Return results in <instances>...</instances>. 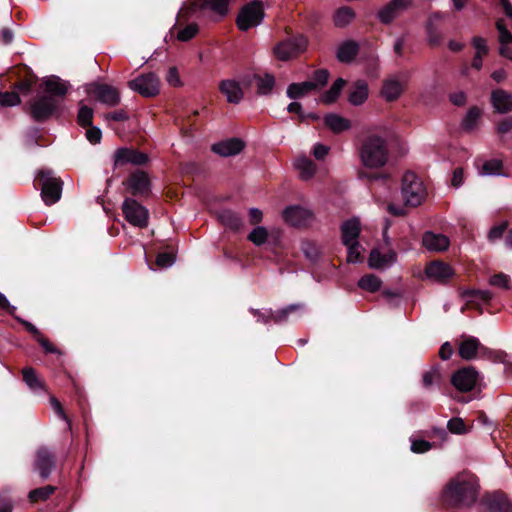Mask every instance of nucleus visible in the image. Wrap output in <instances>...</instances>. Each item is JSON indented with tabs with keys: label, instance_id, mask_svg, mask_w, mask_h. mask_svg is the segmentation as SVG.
<instances>
[{
	"label": "nucleus",
	"instance_id": "obj_2",
	"mask_svg": "<svg viewBox=\"0 0 512 512\" xmlns=\"http://www.w3.org/2000/svg\"><path fill=\"white\" fill-rule=\"evenodd\" d=\"M24 111L36 123H45L61 114V101L51 95H37L27 101Z\"/></svg>",
	"mask_w": 512,
	"mask_h": 512
},
{
	"label": "nucleus",
	"instance_id": "obj_46",
	"mask_svg": "<svg viewBox=\"0 0 512 512\" xmlns=\"http://www.w3.org/2000/svg\"><path fill=\"white\" fill-rule=\"evenodd\" d=\"M247 239L256 246H262L268 240V231L263 226H257L248 234Z\"/></svg>",
	"mask_w": 512,
	"mask_h": 512
},
{
	"label": "nucleus",
	"instance_id": "obj_37",
	"mask_svg": "<svg viewBox=\"0 0 512 512\" xmlns=\"http://www.w3.org/2000/svg\"><path fill=\"white\" fill-rule=\"evenodd\" d=\"M23 381L33 391L44 390V382L37 376L33 367H25L22 369Z\"/></svg>",
	"mask_w": 512,
	"mask_h": 512
},
{
	"label": "nucleus",
	"instance_id": "obj_13",
	"mask_svg": "<svg viewBox=\"0 0 512 512\" xmlns=\"http://www.w3.org/2000/svg\"><path fill=\"white\" fill-rule=\"evenodd\" d=\"M480 512H512V503L500 491L486 493L479 503Z\"/></svg>",
	"mask_w": 512,
	"mask_h": 512
},
{
	"label": "nucleus",
	"instance_id": "obj_30",
	"mask_svg": "<svg viewBox=\"0 0 512 512\" xmlns=\"http://www.w3.org/2000/svg\"><path fill=\"white\" fill-rule=\"evenodd\" d=\"M491 102L499 113H508L512 110V95L505 90L496 89L491 94Z\"/></svg>",
	"mask_w": 512,
	"mask_h": 512
},
{
	"label": "nucleus",
	"instance_id": "obj_40",
	"mask_svg": "<svg viewBox=\"0 0 512 512\" xmlns=\"http://www.w3.org/2000/svg\"><path fill=\"white\" fill-rule=\"evenodd\" d=\"M303 308L302 304H290L287 307L278 311H271L272 321L276 324H282L288 321L290 314L299 311Z\"/></svg>",
	"mask_w": 512,
	"mask_h": 512
},
{
	"label": "nucleus",
	"instance_id": "obj_7",
	"mask_svg": "<svg viewBox=\"0 0 512 512\" xmlns=\"http://www.w3.org/2000/svg\"><path fill=\"white\" fill-rule=\"evenodd\" d=\"M307 47V37L303 34H298L276 44L273 53L278 60L288 61L303 53Z\"/></svg>",
	"mask_w": 512,
	"mask_h": 512
},
{
	"label": "nucleus",
	"instance_id": "obj_62",
	"mask_svg": "<svg viewBox=\"0 0 512 512\" xmlns=\"http://www.w3.org/2000/svg\"><path fill=\"white\" fill-rule=\"evenodd\" d=\"M432 448V444L426 440L423 439H415L412 441L411 444V451L413 453H425L429 451Z\"/></svg>",
	"mask_w": 512,
	"mask_h": 512
},
{
	"label": "nucleus",
	"instance_id": "obj_20",
	"mask_svg": "<svg viewBox=\"0 0 512 512\" xmlns=\"http://www.w3.org/2000/svg\"><path fill=\"white\" fill-rule=\"evenodd\" d=\"M408 76L402 74L400 78L393 76L383 83L381 94L389 102L396 101L405 90Z\"/></svg>",
	"mask_w": 512,
	"mask_h": 512
},
{
	"label": "nucleus",
	"instance_id": "obj_57",
	"mask_svg": "<svg viewBox=\"0 0 512 512\" xmlns=\"http://www.w3.org/2000/svg\"><path fill=\"white\" fill-rule=\"evenodd\" d=\"M175 261V254L172 252H161L156 257V265L159 268H167Z\"/></svg>",
	"mask_w": 512,
	"mask_h": 512
},
{
	"label": "nucleus",
	"instance_id": "obj_52",
	"mask_svg": "<svg viewBox=\"0 0 512 512\" xmlns=\"http://www.w3.org/2000/svg\"><path fill=\"white\" fill-rule=\"evenodd\" d=\"M503 164L501 160L491 159L484 162L482 173L485 175H498L501 173Z\"/></svg>",
	"mask_w": 512,
	"mask_h": 512
},
{
	"label": "nucleus",
	"instance_id": "obj_1",
	"mask_svg": "<svg viewBox=\"0 0 512 512\" xmlns=\"http://www.w3.org/2000/svg\"><path fill=\"white\" fill-rule=\"evenodd\" d=\"M479 483L475 475L463 472L445 485L440 503L447 510L469 508L478 500Z\"/></svg>",
	"mask_w": 512,
	"mask_h": 512
},
{
	"label": "nucleus",
	"instance_id": "obj_47",
	"mask_svg": "<svg viewBox=\"0 0 512 512\" xmlns=\"http://www.w3.org/2000/svg\"><path fill=\"white\" fill-rule=\"evenodd\" d=\"M389 265L387 256H384L378 249H372L369 255V266L374 269H382Z\"/></svg>",
	"mask_w": 512,
	"mask_h": 512
},
{
	"label": "nucleus",
	"instance_id": "obj_9",
	"mask_svg": "<svg viewBox=\"0 0 512 512\" xmlns=\"http://www.w3.org/2000/svg\"><path fill=\"white\" fill-rule=\"evenodd\" d=\"M86 92L94 100L110 107L120 103L119 90L106 83H90L86 88Z\"/></svg>",
	"mask_w": 512,
	"mask_h": 512
},
{
	"label": "nucleus",
	"instance_id": "obj_45",
	"mask_svg": "<svg viewBox=\"0 0 512 512\" xmlns=\"http://www.w3.org/2000/svg\"><path fill=\"white\" fill-rule=\"evenodd\" d=\"M297 168L300 170L303 179L311 178L316 172V166L312 160L306 157L299 158Z\"/></svg>",
	"mask_w": 512,
	"mask_h": 512
},
{
	"label": "nucleus",
	"instance_id": "obj_61",
	"mask_svg": "<svg viewBox=\"0 0 512 512\" xmlns=\"http://www.w3.org/2000/svg\"><path fill=\"white\" fill-rule=\"evenodd\" d=\"M14 313H16V311ZM11 316L17 320L35 339H38L42 335L39 329L31 322L16 316V314Z\"/></svg>",
	"mask_w": 512,
	"mask_h": 512
},
{
	"label": "nucleus",
	"instance_id": "obj_16",
	"mask_svg": "<svg viewBox=\"0 0 512 512\" xmlns=\"http://www.w3.org/2000/svg\"><path fill=\"white\" fill-rule=\"evenodd\" d=\"M442 19L443 15L440 12H434L425 23L427 43L430 47H439L443 43Z\"/></svg>",
	"mask_w": 512,
	"mask_h": 512
},
{
	"label": "nucleus",
	"instance_id": "obj_18",
	"mask_svg": "<svg viewBox=\"0 0 512 512\" xmlns=\"http://www.w3.org/2000/svg\"><path fill=\"white\" fill-rule=\"evenodd\" d=\"M461 297L466 300V305L462 307L464 312L466 308H473L483 313L481 303L489 304L493 298V293L489 290L467 289L461 293Z\"/></svg>",
	"mask_w": 512,
	"mask_h": 512
},
{
	"label": "nucleus",
	"instance_id": "obj_59",
	"mask_svg": "<svg viewBox=\"0 0 512 512\" xmlns=\"http://www.w3.org/2000/svg\"><path fill=\"white\" fill-rule=\"evenodd\" d=\"M472 45L476 49V55L486 56L489 53V48L486 39L481 36H474L472 38Z\"/></svg>",
	"mask_w": 512,
	"mask_h": 512
},
{
	"label": "nucleus",
	"instance_id": "obj_50",
	"mask_svg": "<svg viewBox=\"0 0 512 512\" xmlns=\"http://www.w3.org/2000/svg\"><path fill=\"white\" fill-rule=\"evenodd\" d=\"M199 32L197 23H190L184 28L180 29L177 34V39L182 42H188L193 39Z\"/></svg>",
	"mask_w": 512,
	"mask_h": 512
},
{
	"label": "nucleus",
	"instance_id": "obj_29",
	"mask_svg": "<svg viewBox=\"0 0 512 512\" xmlns=\"http://www.w3.org/2000/svg\"><path fill=\"white\" fill-rule=\"evenodd\" d=\"M45 94L60 100L67 94L68 86L58 76H51L43 82Z\"/></svg>",
	"mask_w": 512,
	"mask_h": 512
},
{
	"label": "nucleus",
	"instance_id": "obj_4",
	"mask_svg": "<svg viewBox=\"0 0 512 512\" xmlns=\"http://www.w3.org/2000/svg\"><path fill=\"white\" fill-rule=\"evenodd\" d=\"M34 186L41 191L46 205L58 202L62 195L63 181L51 169H41L34 179Z\"/></svg>",
	"mask_w": 512,
	"mask_h": 512
},
{
	"label": "nucleus",
	"instance_id": "obj_42",
	"mask_svg": "<svg viewBox=\"0 0 512 512\" xmlns=\"http://www.w3.org/2000/svg\"><path fill=\"white\" fill-rule=\"evenodd\" d=\"M482 115V111L477 106H472L469 108V110L466 113V116L464 117L462 121V128L465 131H471L475 128L478 120L480 119Z\"/></svg>",
	"mask_w": 512,
	"mask_h": 512
},
{
	"label": "nucleus",
	"instance_id": "obj_63",
	"mask_svg": "<svg viewBox=\"0 0 512 512\" xmlns=\"http://www.w3.org/2000/svg\"><path fill=\"white\" fill-rule=\"evenodd\" d=\"M105 118L107 120H112V121H115V122H124V121H127L129 119V115L124 110H117V111H114V112L106 113L105 114Z\"/></svg>",
	"mask_w": 512,
	"mask_h": 512
},
{
	"label": "nucleus",
	"instance_id": "obj_64",
	"mask_svg": "<svg viewBox=\"0 0 512 512\" xmlns=\"http://www.w3.org/2000/svg\"><path fill=\"white\" fill-rule=\"evenodd\" d=\"M512 130V117H506L497 125V132L499 134H506Z\"/></svg>",
	"mask_w": 512,
	"mask_h": 512
},
{
	"label": "nucleus",
	"instance_id": "obj_32",
	"mask_svg": "<svg viewBox=\"0 0 512 512\" xmlns=\"http://www.w3.org/2000/svg\"><path fill=\"white\" fill-rule=\"evenodd\" d=\"M368 84L364 80H357L349 91L348 101L354 105H362L368 98Z\"/></svg>",
	"mask_w": 512,
	"mask_h": 512
},
{
	"label": "nucleus",
	"instance_id": "obj_11",
	"mask_svg": "<svg viewBox=\"0 0 512 512\" xmlns=\"http://www.w3.org/2000/svg\"><path fill=\"white\" fill-rule=\"evenodd\" d=\"M478 380V371L472 366H467L460 368L453 373L451 377V384L457 391L467 393L476 387Z\"/></svg>",
	"mask_w": 512,
	"mask_h": 512
},
{
	"label": "nucleus",
	"instance_id": "obj_33",
	"mask_svg": "<svg viewBox=\"0 0 512 512\" xmlns=\"http://www.w3.org/2000/svg\"><path fill=\"white\" fill-rule=\"evenodd\" d=\"M324 124L335 134H340L351 128L350 120L335 113L327 114L324 117Z\"/></svg>",
	"mask_w": 512,
	"mask_h": 512
},
{
	"label": "nucleus",
	"instance_id": "obj_60",
	"mask_svg": "<svg viewBox=\"0 0 512 512\" xmlns=\"http://www.w3.org/2000/svg\"><path fill=\"white\" fill-rule=\"evenodd\" d=\"M86 129V138L91 144H98L102 139V131L100 128L93 126L85 127Z\"/></svg>",
	"mask_w": 512,
	"mask_h": 512
},
{
	"label": "nucleus",
	"instance_id": "obj_5",
	"mask_svg": "<svg viewBox=\"0 0 512 512\" xmlns=\"http://www.w3.org/2000/svg\"><path fill=\"white\" fill-rule=\"evenodd\" d=\"M401 193L406 206L417 207L425 199L427 192L418 176L407 171L402 177Z\"/></svg>",
	"mask_w": 512,
	"mask_h": 512
},
{
	"label": "nucleus",
	"instance_id": "obj_43",
	"mask_svg": "<svg viewBox=\"0 0 512 512\" xmlns=\"http://www.w3.org/2000/svg\"><path fill=\"white\" fill-rule=\"evenodd\" d=\"M93 116V109L80 102L77 114V123L83 128L91 126L93 124Z\"/></svg>",
	"mask_w": 512,
	"mask_h": 512
},
{
	"label": "nucleus",
	"instance_id": "obj_39",
	"mask_svg": "<svg viewBox=\"0 0 512 512\" xmlns=\"http://www.w3.org/2000/svg\"><path fill=\"white\" fill-rule=\"evenodd\" d=\"M38 80L37 76L33 73V71L26 67V75L24 78L20 79L14 84L16 90L21 92L24 95H28L32 91L33 85Z\"/></svg>",
	"mask_w": 512,
	"mask_h": 512
},
{
	"label": "nucleus",
	"instance_id": "obj_54",
	"mask_svg": "<svg viewBox=\"0 0 512 512\" xmlns=\"http://www.w3.org/2000/svg\"><path fill=\"white\" fill-rule=\"evenodd\" d=\"M489 283L492 286L500 287L505 290L511 288L510 277L502 272L492 275L489 279Z\"/></svg>",
	"mask_w": 512,
	"mask_h": 512
},
{
	"label": "nucleus",
	"instance_id": "obj_25",
	"mask_svg": "<svg viewBox=\"0 0 512 512\" xmlns=\"http://www.w3.org/2000/svg\"><path fill=\"white\" fill-rule=\"evenodd\" d=\"M219 90L226 96L229 103L238 104L243 98V90L235 80H222L219 84Z\"/></svg>",
	"mask_w": 512,
	"mask_h": 512
},
{
	"label": "nucleus",
	"instance_id": "obj_34",
	"mask_svg": "<svg viewBox=\"0 0 512 512\" xmlns=\"http://www.w3.org/2000/svg\"><path fill=\"white\" fill-rule=\"evenodd\" d=\"M356 17L355 11L349 6L338 8L333 14V23L337 28L347 27Z\"/></svg>",
	"mask_w": 512,
	"mask_h": 512
},
{
	"label": "nucleus",
	"instance_id": "obj_55",
	"mask_svg": "<svg viewBox=\"0 0 512 512\" xmlns=\"http://www.w3.org/2000/svg\"><path fill=\"white\" fill-rule=\"evenodd\" d=\"M329 71L327 69H317L313 72L312 83L316 86V90L326 86L329 79Z\"/></svg>",
	"mask_w": 512,
	"mask_h": 512
},
{
	"label": "nucleus",
	"instance_id": "obj_8",
	"mask_svg": "<svg viewBox=\"0 0 512 512\" xmlns=\"http://www.w3.org/2000/svg\"><path fill=\"white\" fill-rule=\"evenodd\" d=\"M128 87L141 96L152 98L160 93V79L153 73H143L128 82Z\"/></svg>",
	"mask_w": 512,
	"mask_h": 512
},
{
	"label": "nucleus",
	"instance_id": "obj_6",
	"mask_svg": "<svg viewBox=\"0 0 512 512\" xmlns=\"http://www.w3.org/2000/svg\"><path fill=\"white\" fill-rule=\"evenodd\" d=\"M265 11L261 0H253L245 4L236 17V26L240 31L260 25L264 19Z\"/></svg>",
	"mask_w": 512,
	"mask_h": 512
},
{
	"label": "nucleus",
	"instance_id": "obj_53",
	"mask_svg": "<svg viewBox=\"0 0 512 512\" xmlns=\"http://www.w3.org/2000/svg\"><path fill=\"white\" fill-rule=\"evenodd\" d=\"M347 247V262L349 263H357L362 261V256L360 253L361 245L358 241H354L345 245Z\"/></svg>",
	"mask_w": 512,
	"mask_h": 512
},
{
	"label": "nucleus",
	"instance_id": "obj_10",
	"mask_svg": "<svg viewBox=\"0 0 512 512\" xmlns=\"http://www.w3.org/2000/svg\"><path fill=\"white\" fill-rule=\"evenodd\" d=\"M122 212L131 225L145 228L148 225L149 211L137 200L126 197L122 204Z\"/></svg>",
	"mask_w": 512,
	"mask_h": 512
},
{
	"label": "nucleus",
	"instance_id": "obj_22",
	"mask_svg": "<svg viewBox=\"0 0 512 512\" xmlns=\"http://www.w3.org/2000/svg\"><path fill=\"white\" fill-rule=\"evenodd\" d=\"M245 147V143L239 138H230L211 146V150L222 157H229L239 154Z\"/></svg>",
	"mask_w": 512,
	"mask_h": 512
},
{
	"label": "nucleus",
	"instance_id": "obj_35",
	"mask_svg": "<svg viewBox=\"0 0 512 512\" xmlns=\"http://www.w3.org/2000/svg\"><path fill=\"white\" fill-rule=\"evenodd\" d=\"M346 84H347V81L345 79L337 78L333 82V84L329 88V90H327L325 93L322 94V96H321L322 103H324L326 105L335 103L337 101V99L339 98L342 90L346 86Z\"/></svg>",
	"mask_w": 512,
	"mask_h": 512
},
{
	"label": "nucleus",
	"instance_id": "obj_3",
	"mask_svg": "<svg viewBox=\"0 0 512 512\" xmlns=\"http://www.w3.org/2000/svg\"><path fill=\"white\" fill-rule=\"evenodd\" d=\"M360 158L363 165L366 167H383L388 160L386 140L376 134L366 136L360 147Z\"/></svg>",
	"mask_w": 512,
	"mask_h": 512
},
{
	"label": "nucleus",
	"instance_id": "obj_49",
	"mask_svg": "<svg viewBox=\"0 0 512 512\" xmlns=\"http://www.w3.org/2000/svg\"><path fill=\"white\" fill-rule=\"evenodd\" d=\"M447 429L452 434L463 435L469 432L464 420L460 417H453L447 423Z\"/></svg>",
	"mask_w": 512,
	"mask_h": 512
},
{
	"label": "nucleus",
	"instance_id": "obj_12",
	"mask_svg": "<svg viewBox=\"0 0 512 512\" xmlns=\"http://www.w3.org/2000/svg\"><path fill=\"white\" fill-rule=\"evenodd\" d=\"M33 466L41 479L46 480L56 468L55 452L46 446L39 447L35 454Z\"/></svg>",
	"mask_w": 512,
	"mask_h": 512
},
{
	"label": "nucleus",
	"instance_id": "obj_36",
	"mask_svg": "<svg viewBox=\"0 0 512 512\" xmlns=\"http://www.w3.org/2000/svg\"><path fill=\"white\" fill-rule=\"evenodd\" d=\"M311 91H316V86L312 82L304 81L301 83H291L286 91L290 99H300Z\"/></svg>",
	"mask_w": 512,
	"mask_h": 512
},
{
	"label": "nucleus",
	"instance_id": "obj_48",
	"mask_svg": "<svg viewBox=\"0 0 512 512\" xmlns=\"http://www.w3.org/2000/svg\"><path fill=\"white\" fill-rule=\"evenodd\" d=\"M442 375L440 373L439 367L434 366L431 370L426 371L422 377V385L424 388L429 389L434 383L441 382Z\"/></svg>",
	"mask_w": 512,
	"mask_h": 512
},
{
	"label": "nucleus",
	"instance_id": "obj_27",
	"mask_svg": "<svg viewBox=\"0 0 512 512\" xmlns=\"http://www.w3.org/2000/svg\"><path fill=\"white\" fill-rule=\"evenodd\" d=\"M360 46L355 40L343 41L337 49L336 57L341 63H351L358 55Z\"/></svg>",
	"mask_w": 512,
	"mask_h": 512
},
{
	"label": "nucleus",
	"instance_id": "obj_56",
	"mask_svg": "<svg viewBox=\"0 0 512 512\" xmlns=\"http://www.w3.org/2000/svg\"><path fill=\"white\" fill-rule=\"evenodd\" d=\"M302 250L306 258L312 262H316L320 257L319 248L312 242H305L303 244Z\"/></svg>",
	"mask_w": 512,
	"mask_h": 512
},
{
	"label": "nucleus",
	"instance_id": "obj_26",
	"mask_svg": "<svg viewBox=\"0 0 512 512\" xmlns=\"http://www.w3.org/2000/svg\"><path fill=\"white\" fill-rule=\"evenodd\" d=\"M480 341L473 336H463V340L459 344L458 353L464 360L475 359L481 348Z\"/></svg>",
	"mask_w": 512,
	"mask_h": 512
},
{
	"label": "nucleus",
	"instance_id": "obj_17",
	"mask_svg": "<svg viewBox=\"0 0 512 512\" xmlns=\"http://www.w3.org/2000/svg\"><path fill=\"white\" fill-rule=\"evenodd\" d=\"M282 216L286 223L297 228L307 227L313 219V213L299 205L286 207Z\"/></svg>",
	"mask_w": 512,
	"mask_h": 512
},
{
	"label": "nucleus",
	"instance_id": "obj_19",
	"mask_svg": "<svg viewBox=\"0 0 512 512\" xmlns=\"http://www.w3.org/2000/svg\"><path fill=\"white\" fill-rule=\"evenodd\" d=\"M148 161V156L135 149L126 147L119 148L114 153V167L124 166L128 163L134 165H144Z\"/></svg>",
	"mask_w": 512,
	"mask_h": 512
},
{
	"label": "nucleus",
	"instance_id": "obj_15",
	"mask_svg": "<svg viewBox=\"0 0 512 512\" xmlns=\"http://www.w3.org/2000/svg\"><path fill=\"white\" fill-rule=\"evenodd\" d=\"M230 0H193L189 5L188 12L190 14L203 13L210 9L214 12L219 20L225 17L229 11Z\"/></svg>",
	"mask_w": 512,
	"mask_h": 512
},
{
	"label": "nucleus",
	"instance_id": "obj_41",
	"mask_svg": "<svg viewBox=\"0 0 512 512\" xmlns=\"http://www.w3.org/2000/svg\"><path fill=\"white\" fill-rule=\"evenodd\" d=\"M382 285L381 279L374 274H366L358 281V286L368 292H377Z\"/></svg>",
	"mask_w": 512,
	"mask_h": 512
},
{
	"label": "nucleus",
	"instance_id": "obj_23",
	"mask_svg": "<svg viewBox=\"0 0 512 512\" xmlns=\"http://www.w3.org/2000/svg\"><path fill=\"white\" fill-rule=\"evenodd\" d=\"M425 273L427 277L440 282L447 281L454 274L452 267L443 261L430 262L425 268Z\"/></svg>",
	"mask_w": 512,
	"mask_h": 512
},
{
	"label": "nucleus",
	"instance_id": "obj_31",
	"mask_svg": "<svg viewBox=\"0 0 512 512\" xmlns=\"http://www.w3.org/2000/svg\"><path fill=\"white\" fill-rule=\"evenodd\" d=\"M361 232L360 223L357 219H349L341 225V239L344 245L358 241Z\"/></svg>",
	"mask_w": 512,
	"mask_h": 512
},
{
	"label": "nucleus",
	"instance_id": "obj_24",
	"mask_svg": "<svg viewBox=\"0 0 512 512\" xmlns=\"http://www.w3.org/2000/svg\"><path fill=\"white\" fill-rule=\"evenodd\" d=\"M423 246L430 251H445L449 248V238L443 234L427 231L422 237Z\"/></svg>",
	"mask_w": 512,
	"mask_h": 512
},
{
	"label": "nucleus",
	"instance_id": "obj_14",
	"mask_svg": "<svg viewBox=\"0 0 512 512\" xmlns=\"http://www.w3.org/2000/svg\"><path fill=\"white\" fill-rule=\"evenodd\" d=\"M124 185L135 197H148L151 192V182L148 174L142 170L131 173L124 181Z\"/></svg>",
	"mask_w": 512,
	"mask_h": 512
},
{
	"label": "nucleus",
	"instance_id": "obj_21",
	"mask_svg": "<svg viewBox=\"0 0 512 512\" xmlns=\"http://www.w3.org/2000/svg\"><path fill=\"white\" fill-rule=\"evenodd\" d=\"M411 4L410 0H391L378 11V19L382 24L388 25Z\"/></svg>",
	"mask_w": 512,
	"mask_h": 512
},
{
	"label": "nucleus",
	"instance_id": "obj_51",
	"mask_svg": "<svg viewBox=\"0 0 512 512\" xmlns=\"http://www.w3.org/2000/svg\"><path fill=\"white\" fill-rule=\"evenodd\" d=\"M21 99L16 91L0 92V104L4 107H11L20 104Z\"/></svg>",
	"mask_w": 512,
	"mask_h": 512
},
{
	"label": "nucleus",
	"instance_id": "obj_58",
	"mask_svg": "<svg viewBox=\"0 0 512 512\" xmlns=\"http://www.w3.org/2000/svg\"><path fill=\"white\" fill-rule=\"evenodd\" d=\"M507 228H508L507 221H504L498 225L493 226L488 233L489 241L494 242L496 240L501 239L504 232L507 230Z\"/></svg>",
	"mask_w": 512,
	"mask_h": 512
},
{
	"label": "nucleus",
	"instance_id": "obj_38",
	"mask_svg": "<svg viewBox=\"0 0 512 512\" xmlns=\"http://www.w3.org/2000/svg\"><path fill=\"white\" fill-rule=\"evenodd\" d=\"M56 486L46 485L32 489L28 493V499L31 503H39L48 500L56 491Z\"/></svg>",
	"mask_w": 512,
	"mask_h": 512
},
{
	"label": "nucleus",
	"instance_id": "obj_44",
	"mask_svg": "<svg viewBox=\"0 0 512 512\" xmlns=\"http://www.w3.org/2000/svg\"><path fill=\"white\" fill-rule=\"evenodd\" d=\"M255 79L257 80V88L259 94H269L275 85V78L271 74H265L263 77L260 75H255Z\"/></svg>",
	"mask_w": 512,
	"mask_h": 512
},
{
	"label": "nucleus",
	"instance_id": "obj_28",
	"mask_svg": "<svg viewBox=\"0 0 512 512\" xmlns=\"http://www.w3.org/2000/svg\"><path fill=\"white\" fill-rule=\"evenodd\" d=\"M218 220L222 225L234 232H239L244 227L243 217L230 209H224L218 213Z\"/></svg>",
	"mask_w": 512,
	"mask_h": 512
}]
</instances>
